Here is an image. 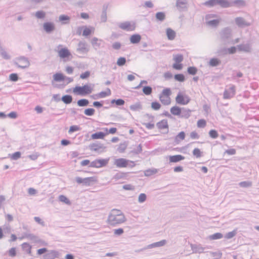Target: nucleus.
<instances>
[{"mask_svg":"<svg viewBox=\"0 0 259 259\" xmlns=\"http://www.w3.org/2000/svg\"><path fill=\"white\" fill-rule=\"evenodd\" d=\"M232 4V7L236 5L238 6H244L245 5V2L243 0H234L232 2H230Z\"/></svg>","mask_w":259,"mask_h":259,"instance_id":"47","label":"nucleus"},{"mask_svg":"<svg viewBox=\"0 0 259 259\" xmlns=\"http://www.w3.org/2000/svg\"><path fill=\"white\" fill-rule=\"evenodd\" d=\"M89 104V101L86 99H81L78 100L77 102V104L79 107L87 106Z\"/></svg>","mask_w":259,"mask_h":259,"instance_id":"39","label":"nucleus"},{"mask_svg":"<svg viewBox=\"0 0 259 259\" xmlns=\"http://www.w3.org/2000/svg\"><path fill=\"white\" fill-rule=\"evenodd\" d=\"M170 112L174 115H177L180 117L182 114V108L177 106H175L170 108Z\"/></svg>","mask_w":259,"mask_h":259,"instance_id":"26","label":"nucleus"},{"mask_svg":"<svg viewBox=\"0 0 259 259\" xmlns=\"http://www.w3.org/2000/svg\"><path fill=\"white\" fill-rule=\"evenodd\" d=\"M75 181L78 184H82L85 186H90L97 181L95 177L82 178L79 177L75 178Z\"/></svg>","mask_w":259,"mask_h":259,"instance_id":"4","label":"nucleus"},{"mask_svg":"<svg viewBox=\"0 0 259 259\" xmlns=\"http://www.w3.org/2000/svg\"><path fill=\"white\" fill-rule=\"evenodd\" d=\"M191 101L190 98L187 95L179 92L176 97V103L180 105H185Z\"/></svg>","mask_w":259,"mask_h":259,"instance_id":"6","label":"nucleus"},{"mask_svg":"<svg viewBox=\"0 0 259 259\" xmlns=\"http://www.w3.org/2000/svg\"><path fill=\"white\" fill-rule=\"evenodd\" d=\"M174 78L176 80L180 82H183L185 80V76L183 74H177L175 75Z\"/></svg>","mask_w":259,"mask_h":259,"instance_id":"50","label":"nucleus"},{"mask_svg":"<svg viewBox=\"0 0 259 259\" xmlns=\"http://www.w3.org/2000/svg\"><path fill=\"white\" fill-rule=\"evenodd\" d=\"M142 152V146L141 144H139L136 148H134L132 151L131 153L134 154H138Z\"/></svg>","mask_w":259,"mask_h":259,"instance_id":"48","label":"nucleus"},{"mask_svg":"<svg viewBox=\"0 0 259 259\" xmlns=\"http://www.w3.org/2000/svg\"><path fill=\"white\" fill-rule=\"evenodd\" d=\"M21 246L22 249L26 251L27 253H31V246L29 243L24 242L22 244Z\"/></svg>","mask_w":259,"mask_h":259,"instance_id":"38","label":"nucleus"},{"mask_svg":"<svg viewBox=\"0 0 259 259\" xmlns=\"http://www.w3.org/2000/svg\"><path fill=\"white\" fill-rule=\"evenodd\" d=\"M236 234V231L234 230L233 231H231V232H229L228 233H227L226 235H225V238L226 239H231L232 238H233L234 236H235V235Z\"/></svg>","mask_w":259,"mask_h":259,"instance_id":"62","label":"nucleus"},{"mask_svg":"<svg viewBox=\"0 0 259 259\" xmlns=\"http://www.w3.org/2000/svg\"><path fill=\"white\" fill-rule=\"evenodd\" d=\"M156 126H157V128L159 130L167 128V131L166 132V133H168V124L167 119H162L161 121L158 122L156 123Z\"/></svg>","mask_w":259,"mask_h":259,"instance_id":"22","label":"nucleus"},{"mask_svg":"<svg viewBox=\"0 0 259 259\" xmlns=\"http://www.w3.org/2000/svg\"><path fill=\"white\" fill-rule=\"evenodd\" d=\"M34 16L37 19H42L45 18L46 16V13L42 10L37 11L35 12Z\"/></svg>","mask_w":259,"mask_h":259,"instance_id":"43","label":"nucleus"},{"mask_svg":"<svg viewBox=\"0 0 259 259\" xmlns=\"http://www.w3.org/2000/svg\"><path fill=\"white\" fill-rule=\"evenodd\" d=\"M16 60L18 62H15L14 64L18 68L25 69L29 67L30 65L28 59L24 56L20 57Z\"/></svg>","mask_w":259,"mask_h":259,"instance_id":"7","label":"nucleus"},{"mask_svg":"<svg viewBox=\"0 0 259 259\" xmlns=\"http://www.w3.org/2000/svg\"><path fill=\"white\" fill-rule=\"evenodd\" d=\"M217 16L215 14H207L205 16V19L206 21V24L213 27H217L219 23L220 20L218 19L210 20V18H214Z\"/></svg>","mask_w":259,"mask_h":259,"instance_id":"11","label":"nucleus"},{"mask_svg":"<svg viewBox=\"0 0 259 259\" xmlns=\"http://www.w3.org/2000/svg\"><path fill=\"white\" fill-rule=\"evenodd\" d=\"M126 63V58L123 57L119 58L117 61L116 64L119 66H123Z\"/></svg>","mask_w":259,"mask_h":259,"instance_id":"54","label":"nucleus"},{"mask_svg":"<svg viewBox=\"0 0 259 259\" xmlns=\"http://www.w3.org/2000/svg\"><path fill=\"white\" fill-rule=\"evenodd\" d=\"M191 112L189 109L182 108V114L180 117L188 119L191 116Z\"/></svg>","mask_w":259,"mask_h":259,"instance_id":"24","label":"nucleus"},{"mask_svg":"<svg viewBox=\"0 0 259 259\" xmlns=\"http://www.w3.org/2000/svg\"><path fill=\"white\" fill-rule=\"evenodd\" d=\"M218 54L219 56H224L228 54L227 48H221L218 51Z\"/></svg>","mask_w":259,"mask_h":259,"instance_id":"61","label":"nucleus"},{"mask_svg":"<svg viewBox=\"0 0 259 259\" xmlns=\"http://www.w3.org/2000/svg\"><path fill=\"white\" fill-rule=\"evenodd\" d=\"M43 28L44 30L49 34L55 30V25L53 22H47L44 23Z\"/></svg>","mask_w":259,"mask_h":259,"instance_id":"19","label":"nucleus"},{"mask_svg":"<svg viewBox=\"0 0 259 259\" xmlns=\"http://www.w3.org/2000/svg\"><path fill=\"white\" fill-rule=\"evenodd\" d=\"M157 172V170L155 168H149L144 171V175L145 176L149 177L156 174Z\"/></svg>","mask_w":259,"mask_h":259,"instance_id":"42","label":"nucleus"},{"mask_svg":"<svg viewBox=\"0 0 259 259\" xmlns=\"http://www.w3.org/2000/svg\"><path fill=\"white\" fill-rule=\"evenodd\" d=\"M192 153L193 155L196 158H199L202 156V152L200 151V149L197 148H195Z\"/></svg>","mask_w":259,"mask_h":259,"instance_id":"58","label":"nucleus"},{"mask_svg":"<svg viewBox=\"0 0 259 259\" xmlns=\"http://www.w3.org/2000/svg\"><path fill=\"white\" fill-rule=\"evenodd\" d=\"M151 107L154 110H158L161 107V105L157 102H153L151 103Z\"/></svg>","mask_w":259,"mask_h":259,"instance_id":"59","label":"nucleus"},{"mask_svg":"<svg viewBox=\"0 0 259 259\" xmlns=\"http://www.w3.org/2000/svg\"><path fill=\"white\" fill-rule=\"evenodd\" d=\"M155 17L157 20L162 22L165 19V14L164 12H159L156 14Z\"/></svg>","mask_w":259,"mask_h":259,"instance_id":"40","label":"nucleus"},{"mask_svg":"<svg viewBox=\"0 0 259 259\" xmlns=\"http://www.w3.org/2000/svg\"><path fill=\"white\" fill-rule=\"evenodd\" d=\"M221 39L224 42H229L231 39L232 30L229 27H226L220 32Z\"/></svg>","mask_w":259,"mask_h":259,"instance_id":"5","label":"nucleus"},{"mask_svg":"<svg viewBox=\"0 0 259 259\" xmlns=\"http://www.w3.org/2000/svg\"><path fill=\"white\" fill-rule=\"evenodd\" d=\"M119 27L120 28L128 31H133L135 29V24L131 25V23L128 21L120 23Z\"/></svg>","mask_w":259,"mask_h":259,"instance_id":"18","label":"nucleus"},{"mask_svg":"<svg viewBox=\"0 0 259 259\" xmlns=\"http://www.w3.org/2000/svg\"><path fill=\"white\" fill-rule=\"evenodd\" d=\"M187 72L189 74L195 75L197 72V68L195 67H189L187 69Z\"/></svg>","mask_w":259,"mask_h":259,"instance_id":"57","label":"nucleus"},{"mask_svg":"<svg viewBox=\"0 0 259 259\" xmlns=\"http://www.w3.org/2000/svg\"><path fill=\"white\" fill-rule=\"evenodd\" d=\"M58 54L60 58L64 59L69 57L71 56V53L69 50L66 48H62L58 51Z\"/></svg>","mask_w":259,"mask_h":259,"instance_id":"21","label":"nucleus"},{"mask_svg":"<svg viewBox=\"0 0 259 259\" xmlns=\"http://www.w3.org/2000/svg\"><path fill=\"white\" fill-rule=\"evenodd\" d=\"M130 39L132 44H138L140 41L141 39V36L139 34H135L131 36Z\"/></svg>","mask_w":259,"mask_h":259,"instance_id":"29","label":"nucleus"},{"mask_svg":"<svg viewBox=\"0 0 259 259\" xmlns=\"http://www.w3.org/2000/svg\"><path fill=\"white\" fill-rule=\"evenodd\" d=\"M166 243V240H162L160 241L153 243L152 244H149L145 247L142 248L141 249V251H144L146 249H151L153 248L156 247H160L164 246Z\"/></svg>","mask_w":259,"mask_h":259,"instance_id":"14","label":"nucleus"},{"mask_svg":"<svg viewBox=\"0 0 259 259\" xmlns=\"http://www.w3.org/2000/svg\"><path fill=\"white\" fill-rule=\"evenodd\" d=\"M183 56L182 54H177L174 56V60L177 63H180L183 60Z\"/></svg>","mask_w":259,"mask_h":259,"instance_id":"51","label":"nucleus"},{"mask_svg":"<svg viewBox=\"0 0 259 259\" xmlns=\"http://www.w3.org/2000/svg\"><path fill=\"white\" fill-rule=\"evenodd\" d=\"M210 239L212 240H217L221 239L223 237V235L221 233H216L210 236Z\"/></svg>","mask_w":259,"mask_h":259,"instance_id":"53","label":"nucleus"},{"mask_svg":"<svg viewBox=\"0 0 259 259\" xmlns=\"http://www.w3.org/2000/svg\"><path fill=\"white\" fill-rule=\"evenodd\" d=\"M65 76L61 73H56L53 75V79L56 81H61L65 80Z\"/></svg>","mask_w":259,"mask_h":259,"instance_id":"35","label":"nucleus"},{"mask_svg":"<svg viewBox=\"0 0 259 259\" xmlns=\"http://www.w3.org/2000/svg\"><path fill=\"white\" fill-rule=\"evenodd\" d=\"M111 95V91L109 88L107 89V91H102L98 93V96L100 98H104L107 96Z\"/></svg>","mask_w":259,"mask_h":259,"instance_id":"41","label":"nucleus"},{"mask_svg":"<svg viewBox=\"0 0 259 259\" xmlns=\"http://www.w3.org/2000/svg\"><path fill=\"white\" fill-rule=\"evenodd\" d=\"M221 63L220 59L216 58H212L210 59L208 65L211 67H217L219 66Z\"/></svg>","mask_w":259,"mask_h":259,"instance_id":"31","label":"nucleus"},{"mask_svg":"<svg viewBox=\"0 0 259 259\" xmlns=\"http://www.w3.org/2000/svg\"><path fill=\"white\" fill-rule=\"evenodd\" d=\"M18 78V75L17 73H12L9 75V80L12 81H17Z\"/></svg>","mask_w":259,"mask_h":259,"instance_id":"64","label":"nucleus"},{"mask_svg":"<svg viewBox=\"0 0 259 259\" xmlns=\"http://www.w3.org/2000/svg\"><path fill=\"white\" fill-rule=\"evenodd\" d=\"M80 130L81 127L79 126L76 125H72L70 127L69 130L68 131V133L70 134Z\"/></svg>","mask_w":259,"mask_h":259,"instance_id":"56","label":"nucleus"},{"mask_svg":"<svg viewBox=\"0 0 259 259\" xmlns=\"http://www.w3.org/2000/svg\"><path fill=\"white\" fill-rule=\"evenodd\" d=\"M106 134L107 133H104L102 132H96L92 135L91 138L92 139H102Z\"/></svg>","mask_w":259,"mask_h":259,"instance_id":"32","label":"nucleus"},{"mask_svg":"<svg viewBox=\"0 0 259 259\" xmlns=\"http://www.w3.org/2000/svg\"><path fill=\"white\" fill-rule=\"evenodd\" d=\"M130 109L134 111H140L142 109V105L140 102H138L136 103L131 105L130 106Z\"/></svg>","mask_w":259,"mask_h":259,"instance_id":"33","label":"nucleus"},{"mask_svg":"<svg viewBox=\"0 0 259 259\" xmlns=\"http://www.w3.org/2000/svg\"><path fill=\"white\" fill-rule=\"evenodd\" d=\"M72 97L69 95H66L63 96L61 100L66 104H70L72 102Z\"/></svg>","mask_w":259,"mask_h":259,"instance_id":"36","label":"nucleus"},{"mask_svg":"<svg viewBox=\"0 0 259 259\" xmlns=\"http://www.w3.org/2000/svg\"><path fill=\"white\" fill-rule=\"evenodd\" d=\"M62 255L60 251L56 250H51L44 255L43 259L61 258Z\"/></svg>","mask_w":259,"mask_h":259,"instance_id":"9","label":"nucleus"},{"mask_svg":"<svg viewBox=\"0 0 259 259\" xmlns=\"http://www.w3.org/2000/svg\"><path fill=\"white\" fill-rule=\"evenodd\" d=\"M129 161L130 160L126 159L120 158L115 159L114 164L119 168L126 167L128 166Z\"/></svg>","mask_w":259,"mask_h":259,"instance_id":"17","label":"nucleus"},{"mask_svg":"<svg viewBox=\"0 0 259 259\" xmlns=\"http://www.w3.org/2000/svg\"><path fill=\"white\" fill-rule=\"evenodd\" d=\"M185 138V133L184 132H181L179 133L175 137V140L177 142H180L181 140H183Z\"/></svg>","mask_w":259,"mask_h":259,"instance_id":"44","label":"nucleus"},{"mask_svg":"<svg viewBox=\"0 0 259 259\" xmlns=\"http://www.w3.org/2000/svg\"><path fill=\"white\" fill-rule=\"evenodd\" d=\"M108 5H104L103 6L102 12L101 15V21L102 22H105L107 21V11L108 9Z\"/></svg>","mask_w":259,"mask_h":259,"instance_id":"25","label":"nucleus"},{"mask_svg":"<svg viewBox=\"0 0 259 259\" xmlns=\"http://www.w3.org/2000/svg\"><path fill=\"white\" fill-rule=\"evenodd\" d=\"M89 51L88 45L85 42L80 41L78 44L76 52L81 54H87Z\"/></svg>","mask_w":259,"mask_h":259,"instance_id":"15","label":"nucleus"},{"mask_svg":"<svg viewBox=\"0 0 259 259\" xmlns=\"http://www.w3.org/2000/svg\"><path fill=\"white\" fill-rule=\"evenodd\" d=\"M236 24L240 28H244L250 26L251 24L245 20L243 17H238L235 19Z\"/></svg>","mask_w":259,"mask_h":259,"instance_id":"16","label":"nucleus"},{"mask_svg":"<svg viewBox=\"0 0 259 259\" xmlns=\"http://www.w3.org/2000/svg\"><path fill=\"white\" fill-rule=\"evenodd\" d=\"M166 35L169 40H173L176 37V32L170 28H168L166 30Z\"/></svg>","mask_w":259,"mask_h":259,"instance_id":"30","label":"nucleus"},{"mask_svg":"<svg viewBox=\"0 0 259 259\" xmlns=\"http://www.w3.org/2000/svg\"><path fill=\"white\" fill-rule=\"evenodd\" d=\"M191 248L194 253H201L204 252V248L202 247L200 245H191Z\"/></svg>","mask_w":259,"mask_h":259,"instance_id":"27","label":"nucleus"},{"mask_svg":"<svg viewBox=\"0 0 259 259\" xmlns=\"http://www.w3.org/2000/svg\"><path fill=\"white\" fill-rule=\"evenodd\" d=\"M94 86V85H93ZM93 91V87L88 84H84L83 86H76L73 89V92L74 94L81 96H85L90 94Z\"/></svg>","mask_w":259,"mask_h":259,"instance_id":"2","label":"nucleus"},{"mask_svg":"<svg viewBox=\"0 0 259 259\" xmlns=\"http://www.w3.org/2000/svg\"><path fill=\"white\" fill-rule=\"evenodd\" d=\"M171 94V91L169 88H166L163 90L162 94L160 95L163 96L169 97Z\"/></svg>","mask_w":259,"mask_h":259,"instance_id":"63","label":"nucleus"},{"mask_svg":"<svg viewBox=\"0 0 259 259\" xmlns=\"http://www.w3.org/2000/svg\"><path fill=\"white\" fill-rule=\"evenodd\" d=\"M109 159H96L91 162L90 167L100 168L106 166L108 163Z\"/></svg>","mask_w":259,"mask_h":259,"instance_id":"10","label":"nucleus"},{"mask_svg":"<svg viewBox=\"0 0 259 259\" xmlns=\"http://www.w3.org/2000/svg\"><path fill=\"white\" fill-rule=\"evenodd\" d=\"M0 54L2 57L5 60H9L11 59V56L3 48L2 49V50L0 51Z\"/></svg>","mask_w":259,"mask_h":259,"instance_id":"52","label":"nucleus"},{"mask_svg":"<svg viewBox=\"0 0 259 259\" xmlns=\"http://www.w3.org/2000/svg\"><path fill=\"white\" fill-rule=\"evenodd\" d=\"M203 5L210 8L217 5L220 6L223 8L232 7V4L227 0H208L204 3Z\"/></svg>","mask_w":259,"mask_h":259,"instance_id":"3","label":"nucleus"},{"mask_svg":"<svg viewBox=\"0 0 259 259\" xmlns=\"http://www.w3.org/2000/svg\"><path fill=\"white\" fill-rule=\"evenodd\" d=\"M24 238H27L31 240L34 243H42L43 240L40 239L37 236L33 234H30L28 233H24L23 236L19 238L20 239H22Z\"/></svg>","mask_w":259,"mask_h":259,"instance_id":"12","label":"nucleus"},{"mask_svg":"<svg viewBox=\"0 0 259 259\" xmlns=\"http://www.w3.org/2000/svg\"><path fill=\"white\" fill-rule=\"evenodd\" d=\"M159 99L161 103L164 105H168L170 103V99L169 97L160 95Z\"/></svg>","mask_w":259,"mask_h":259,"instance_id":"37","label":"nucleus"},{"mask_svg":"<svg viewBox=\"0 0 259 259\" xmlns=\"http://www.w3.org/2000/svg\"><path fill=\"white\" fill-rule=\"evenodd\" d=\"M238 185L242 188H249L252 186V182L250 181H243L240 182Z\"/></svg>","mask_w":259,"mask_h":259,"instance_id":"46","label":"nucleus"},{"mask_svg":"<svg viewBox=\"0 0 259 259\" xmlns=\"http://www.w3.org/2000/svg\"><path fill=\"white\" fill-rule=\"evenodd\" d=\"M124 221V215L119 210L113 209L108 215V223L111 226L121 224Z\"/></svg>","mask_w":259,"mask_h":259,"instance_id":"1","label":"nucleus"},{"mask_svg":"<svg viewBox=\"0 0 259 259\" xmlns=\"http://www.w3.org/2000/svg\"><path fill=\"white\" fill-rule=\"evenodd\" d=\"M186 4H187V1L186 0H177L176 3V6L182 9L183 10L184 9H186Z\"/></svg>","mask_w":259,"mask_h":259,"instance_id":"34","label":"nucleus"},{"mask_svg":"<svg viewBox=\"0 0 259 259\" xmlns=\"http://www.w3.org/2000/svg\"><path fill=\"white\" fill-rule=\"evenodd\" d=\"M106 147L104 144L99 142L91 144L89 145V149L93 151L97 152L98 153H102L104 152Z\"/></svg>","mask_w":259,"mask_h":259,"instance_id":"8","label":"nucleus"},{"mask_svg":"<svg viewBox=\"0 0 259 259\" xmlns=\"http://www.w3.org/2000/svg\"><path fill=\"white\" fill-rule=\"evenodd\" d=\"M59 200L61 202H64V203L70 205L71 202L66 196L64 195H61L59 196Z\"/></svg>","mask_w":259,"mask_h":259,"instance_id":"45","label":"nucleus"},{"mask_svg":"<svg viewBox=\"0 0 259 259\" xmlns=\"http://www.w3.org/2000/svg\"><path fill=\"white\" fill-rule=\"evenodd\" d=\"M59 20L62 24H67L69 23L70 17L67 15H61L59 17Z\"/></svg>","mask_w":259,"mask_h":259,"instance_id":"28","label":"nucleus"},{"mask_svg":"<svg viewBox=\"0 0 259 259\" xmlns=\"http://www.w3.org/2000/svg\"><path fill=\"white\" fill-rule=\"evenodd\" d=\"M95 110L94 108H87L84 111V113L87 116H92L95 114Z\"/></svg>","mask_w":259,"mask_h":259,"instance_id":"55","label":"nucleus"},{"mask_svg":"<svg viewBox=\"0 0 259 259\" xmlns=\"http://www.w3.org/2000/svg\"><path fill=\"white\" fill-rule=\"evenodd\" d=\"M185 159V157L181 155H175L169 156V162L176 163L183 160Z\"/></svg>","mask_w":259,"mask_h":259,"instance_id":"23","label":"nucleus"},{"mask_svg":"<svg viewBox=\"0 0 259 259\" xmlns=\"http://www.w3.org/2000/svg\"><path fill=\"white\" fill-rule=\"evenodd\" d=\"M236 93L235 87L231 85L228 89H226L224 92L223 98L225 99H229L233 97Z\"/></svg>","mask_w":259,"mask_h":259,"instance_id":"13","label":"nucleus"},{"mask_svg":"<svg viewBox=\"0 0 259 259\" xmlns=\"http://www.w3.org/2000/svg\"><path fill=\"white\" fill-rule=\"evenodd\" d=\"M143 92L146 95H150L152 92V88L150 86H145L143 88Z\"/></svg>","mask_w":259,"mask_h":259,"instance_id":"49","label":"nucleus"},{"mask_svg":"<svg viewBox=\"0 0 259 259\" xmlns=\"http://www.w3.org/2000/svg\"><path fill=\"white\" fill-rule=\"evenodd\" d=\"M237 48L239 51H243L246 53H249L251 51V47L250 44H240L237 46Z\"/></svg>","mask_w":259,"mask_h":259,"instance_id":"20","label":"nucleus"},{"mask_svg":"<svg viewBox=\"0 0 259 259\" xmlns=\"http://www.w3.org/2000/svg\"><path fill=\"white\" fill-rule=\"evenodd\" d=\"M209 135L212 139H216L219 136L217 131L215 130H211L209 132Z\"/></svg>","mask_w":259,"mask_h":259,"instance_id":"60","label":"nucleus"}]
</instances>
